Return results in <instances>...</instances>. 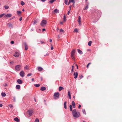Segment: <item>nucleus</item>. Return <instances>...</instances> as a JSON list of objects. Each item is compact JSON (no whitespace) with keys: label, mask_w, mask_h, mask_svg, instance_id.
I'll use <instances>...</instances> for the list:
<instances>
[{"label":"nucleus","mask_w":122,"mask_h":122,"mask_svg":"<svg viewBox=\"0 0 122 122\" xmlns=\"http://www.w3.org/2000/svg\"><path fill=\"white\" fill-rule=\"evenodd\" d=\"M72 114L74 119L75 118L79 117L80 116V113L79 112H77L76 109H74L72 111Z\"/></svg>","instance_id":"obj_1"},{"label":"nucleus","mask_w":122,"mask_h":122,"mask_svg":"<svg viewBox=\"0 0 122 122\" xmlns=\"http://www.w3.org/2000/svg\"><path fill=\"white\" fill-rule=\"evenodd\" d=\"M47 21L46 20H43L41 22L40 25L42 27L45 26L47 23Z\"/></svg>","instance_id":"obj_2"},{"label":"nucleus","mask_w":122,"mask_h":122,"mask_svg":"<svg viewBox=\"0 0 122 122\" xmlns=\"http://www.w3.org/2000/svg\"><path fill=\"white\" fill-rule=\"evenodd\" d=\"M76 51V50L75 49H73L71 51V56H74L75 55V53Z\"/></svg>","instance_id":"obj_3"},{"label":"nucleus","mask_w":122,"mask_h":122,"mask_svg":"<svg viewBox=\"0 0 122 122\" xmlns=\"http://www.w3.org/2000/svg\"><path fill=\"white\" fill-rule=\"evenodd\" d=\"M21 66L19 65H17L15 67V70L17 71H20V69Z\"/></svg>","instance_id":"obj_4"},{"label":"nucleus","mask_w":122,"mask_h":122,"mask_svg":"<svg viewBox=\"0 0 122 122\" xmlns=\"http://www.w3.org/2000/svg\"><path fill=\"white\" fill-rule=\"evenodd\" d=\"M54 96L55 97V98H56V97H59V93L58 92H57L54 93Z\"/></svg>","instance_id":"obj_5"},{"label":"nucleus","mask_w":122,"mask_h":122,"mask_svg":"<svg viewBox=\"0 0 122 122\" xmlns=\"http://www.w3.org/2000/svg\"><path fill=\"white\" fill-rule=\"evenodd\" d=\"M29 114V116L30 117L32 115V113H33V111L32 110H29L28 111Z\"/></svg>","instance_id":"obj_6"},{"label":"nucleus","mask_w":122,"mask_h":122,"mask_svg":"<svg viewBox=\"0 0 122 122\" xmlns=\"http://www.w3.org/2000/svg\"><path fill=\"white\" fill-rule=\"evenodd\" d=\"M25 73L23 71H20V75L21 77H23L24 76Z\"/></svg>","instance_id":"obj_7"},{"label":"nucleus","mask_w":122,"mask_h":122,"mask_svg":"<svg viewBox=\"0 0 122 122\" xmlns=\"http://www.w3.org/2000/svg\"><path fill=\"white\" fill-rule=\"evenodd\" d=\"M19 52L15 51V54L14 55V56L15 57H18L19 55Z\"/></svg>","instance_id":"obj_8"},{"label":"nucleus","mask_w":122,"mask_h":122,"mask_svg":"<svg viewBox=\"0 0 122 122\" xmlns=\"http://www.w3.org/2000/svg\"><path fill=\"white\" fill-rule=\"evenodd\" d=\"M59 11L57 9H55L52 12V13L53 14H54L55 13H59Z\"/></svg>","instance_id":"obj_9"},{"label":"nucleus","mask_w":122,"mask_h":122,"mask_svg":"<svg viewBox=\"0 0 122 122\" xmlns=\"http://www.w3.org/2000/svg\"><path fill=\"white\" fill-rule=\"evenodd\" d=\"M73 75L75 76L74 77V78L76 79L77 78L78 75V73L77 72H75L74 74Z\"/></svg>","instance_id":"obj_10"},{"label":"nucleus","mask_w":122,"mask_h":122,"mask_svg":"<svg viewBox=\"0 0 122 122\" xmlns=\"http://www.w3.org/2000/svg\"><path fill=\"white\" fill-rule=\"evenodd\" d=\"M17 81L18 83L19 84H21L23 83L22 80L20 79H18L17 80Z\"/></svg>","instance_id":"obj_11"},{"label":"nucleus","mask_w":122,"mask_h":122,"mask_svg":"<svg viewBox=\"0 0 122 122\" xmlns=\"http://www.w3.org/2000/svg\"><path fill=\"white\" fill-rule=\"evenodd\" d=\"M8 27L10 29H12L13 28V26L12 24L9 23L8 24Z\"/></svg>","instance_id":"obj_12"},{"label":"nucleus","mask_w":122,"mask_h":122,"mask_svg":"<svg viewBox=\"0 0 122 122\" xmlns=\"http://www.w3.org/2000/svg\"><path fill=\"white\" fill-rule=\"evenodd\" d=\"M5 16L6 17H10L12 16V15L11 14H9L6 15H5Z\"/></svg>","instance_id":"obj_13"},{"label":"nucleus","mask_w":122,"mask_h":122,"mask_svg":"<svg viewBox=\"0 0 122 122\" xmlns=\"http://www.w3.org/2000/svg\"><path fill=\"white\" fill-rule=\"evenodd\" d=\"M25 49V50H27L28 49V46L27 44L25 42L24 43Z\"/></svg>","instance_id":"obj_14"},{"label":"nucleus","mask_w":122,"mask_h":122,"mask_svg":"<svg viewBox=\"0 0 122 122\" xmlns=\"http://www.w3.org/2000/svg\"><path fill=\"white\" fill-rule=\"evenodd\" d=\"M64 108L65 109H66L67 108L66 107V101L64 103Z\"/></svg>","instance_id":"obj_15"},{"label":"nucleus","mask_w":122,"mask_h":122,"mask_svg":"<svg viewBox=\"0 0 122 122\" xmlns=\"http://www.w3.org/2000/svg\"><path fill=\"white\" fill-rule=\"evenodd\" d=\"M78 52L80 55L82 54H83L82 52L80 50L78 49L77 50Z\"/></svg>","instance_id":"obj_16"},{"label":"nucleus","mask_w":122,"mask_h":122,"mask_svg":"<svg viewBox=\"0 0 122 122\" xmlns=\"http://www.w3.org/2000/svg\"><path fill=\"white\" fill-rule=\"evenodd\" d=\"M40 89L42 91H44L46 89V88L45 87H41Z\"/></svg>","instance_id":"obj_17"},{"label":"nucleus","mask_w":122,"mask_h":122,"mask_svg":"<svg viewBox=\"0 0 122 122\" xmlns=\"http://www.w3.org/2000/svg\"><path fill=\"white\" fill-rule=\"evenodd\" d=\"M38 71H41L43 70V69L42 67H39L38 68Z\"/></svg>","instance_id":"obj_18"},{"label":"nucleus","mask_w":122,"mask_h":122,"mask_svg":"<svg viewBox=\"0 0 122 122\" xmlns=\"http://www.w3.org/2000/svg\"><path fill=\"white\" fill-rule=\"evenodd\" d=\"M16 88L17 89L19 90L20 88V86L19 85H17L16 86Z\"/></svg>","instance_id":"obj_19"},{"label":"nucleus","mask_w":122,"mask_h":122,"mask_svg":"<svg viewBox=\"0 0 122 122\" xmlns=\"http://www.w3.org/2000/svg\"><path fill=\"white\" fill-rule=\"evenodd\" d=\"M64 89L63 87L62 86H60L59 88V91H61L62 90Z\"/></svg>","instance_id":"obj_20"},{"label":"nucleus","mask_w":122,"mask_h":122,"mask_svg":"<svg viewBox=\"0 0 122 122\" xmlns=\"http://www.w3.org/2000/svg\"><path fill=\"white\" fill-rule=\"evenodd\" d=\"M21 13V11H19V10H18L17 11V13L18 15H20V14Z\"/></svg>","instance_id":"obj_21"},{"label":"nucleus","mask_w":122,"mask_h":122,"mask_svg":"<svg viewBox=\"0 0 122 122\" xmlns=\"http://www.w3.org/2000/svg\"><path fill=\"white\" fill-rule=\"evenodd\" d=\"M77 21L78 22H81V18L80 16H79L78 17V19Z\"/></svg>","instance_id":"obj_22"},{"label":"nucleus","mask_w":122,"mask_h":122,"mask_svg":"<svg viewBox=\"0 0 122 122\" xmlns=\"http://www.w3.org/2000/svg\"><path fill=\"white\" fill-rule=\"evenodd\" d=\"M14 120L16 121L19 122V119L15 117L14 119Z\"/></svg>","instance_id":"obj_23"},{"label":"nucleus","mask_w":122,"mask_h":122,"mask_svg":"<svg viewBox=\"0 0 122 122\" xmlns=\"http://www.w3.org/2000/svg\"><path fill=\"white\" fill-rule=\"evenodd\" d=\"M69 107H70V111H72V106L71 105H70L69 106Z\"/></svg>","instance_id":"obj_24"},{"label":"nucleus","mask_w":122,"mask_h":122,"mask_svg":"<svg viewBox=\"0 0 122 122\" xmlns=\"http://www.w3.org/2000/svg\"><path fill=\"white\" fill-rule=\"evenodd\" d=\"M1 95L2 97H4L6 96V94L5 93L2 92L1 93Z\"/></svg>","instance_id":"obj_25"},{"label":"nucleus","mask_w":122,"mask_h":122,"mask_svg":"<svg viewBox=\"0 0 122 122\" xmlns=\"http://www.w3.org/2000/svg\"><path fill=\"white\" fill-rule=\"evenodd\" d=\"M92 42L91 41H90L88 43V45L89 46H90L91 45Z\"/></svg>","instance_id":"obj_26"},{"label":"nucleus","mask_w":122,"mask_h":122,"mask_svg":"<svg viewBox=\"0 0 122 122\" xmlns=\"http://www.w3.org/2000/svg\"><path fill=\"white\" fill-rule=\"evenodd\" d=\"M56 0H51L49 2L51 4H52L53 3L54 1H56Z\"/></svg>","instance_id":"obj_27"},{"label":"nucleus","mask_w":122,"mask_h":122,"mask_svg":"<svg viewBox=\"0 0 122 122\" xmlns=\"http://www.w3.org/2000/svg\"><path fill=\"white\" fill-rule=\"evenodd\" d=\"M78 31V30L77 29H74L73 32H77Z\"/></svg>","instance_id":"obj_28"},{"label":"nucleus","mask_w":122,"mask_h":122,"mask_svg":"<svg viewBox=\"0 0 122 122\" xmlns=\"http://www.w3.org/2000/svg\"><path fill=\"white\" fill-rule=\"evenodd\" d=\"M82 112L84 114H86V112L85 109H83L82 110Z\"/></svg>","instance_id":"obj_29"},{"label":"nucleus","mask_w":122,"mask_h":122,"mask_svg":"<svg viewBox=\"0 0 122 122\" xmlns=\"http://www.w3.org/2000/svg\"><path fill=\"white\" fill-rule=\"evenodd\" d=\"M21 4L22 5H23L25 4L24 2L23 1H21Z\"/></svg>","instance_id":"obj_30"},{"label":"nucleus","mask_w":122,"mask_h":122,"mask_svg":"<svg viewBox=\"0 0 122 122\" xmlns=\"http://www.w3.org/2000/svg\"><path fill=\"white\" fill-rule=\"evenodd\" d=\"M63 20L65 21H66V17L65 15H64V16Z\"/></svg>","instance_id":"obj_31"},{"label":"nucleus","mask_w":122,"mask_h":122,"mask_svg":"<svg viewBox=\"0 0 122 122\" xmlns=\"http://www.w3.org/2000/svg\"><path fill=\"white\" fill-rule=\"evenodd\" d=\"M37 21L36 20H35L33 21V24L35 25L37 23Z\"/></svg>","instance_id":"obj_32"},{"label":"nucleus","mask_w":122,"mask_h":122,"mask_svg":"<svg viewBox=\"0 0 122 122\" xmlns=\"http://www.w3.org/2000/svg\"><path fill=\"white\" fill-rule=\"evenodd\" d=\"M4 15H5V14L4 13H3L1 15H0V18H2Z\"/></svg>","instance_id":"obj_33"},{"label":"nucleus","mask_w":122,"mask_h":122,"mask_svg":"<svg viewBox=\"0 0 122 122\" xmlns=\"http://www.w3.org/2000/svg\"><path fill=\"white\" fill-rule=\"evenodd\" d=\"M88 8V5H87L85 7L84 9L85 10H86Z\"/></svg>","instance_id":"obj_34"},{"label":"nucleus","mask_w":122,"mask_h":122,"mask_svg":"<svg viewBox=\"0 0 122 122\" xmlns=\"http://www.w3.org/2000/svg\"><path fill=\"white\" fill-rule=\"evenodd\" d=\"M34 86L36 87H38L40 85L39 84H35Z\"/></svg>","instance_id":"obj_35"},{"label":"nucleus","mask_w":122,"mask_h":122,"mask_svg":"<svg viewBox=\"0 0 122 122\" xmlns=\"http://www.w3.org/2000/svg\"><path fill=\"white\" fill-rule=\"evenodd\" d=\"M68 95L69 96H71V93H70V91L69 90V91L68 93Z\"/></svg>","instance_id":"obj_36"},{"label":"nucleus","mask_w":122,"mask_h":122,"mask_svg":"<svg viewBox=\"0 0 122 122\" xmlns=\"http://www.w3.org/2000/svg\"><path fill=\"white\" fill-rule=\"evenodd\" d=\"M39 121L38 118H36L35 121V122H39Z\"/></svg>","instance_id":"obj_37"},{"label":"nucleus","mask_w":122,"mask_h":122,"mask_svg":"<svg viewBox=\"0 0 122 122\" xmlns=\"http://www.w3.org/2000/svg\"><path fill=\"white\" fill-rule=\"evenodd\" d=\"M72 105H75V103L74 101H72Z\"/></svg>","instance_id":"obj_38"},{"label":"nucleus","mask_w":122,"mask_h":122,"mask_svg":"<svg viewBox=\"0 0 122 122\" xmlns=\"http://www.w3.org/2000/svg\"><path fill=\"white\" fill-rule=\"evenodd\" d=\"M70 0L71 2L73 3V5L75 3L74 0Z\"/></svg>","instance_id":"obj_39"},{"label":"nucleus","mask_w":122,"mask_h":122,"mask_svg":"<svg viewBox=\"0 0 122 122\" xmlns=\"http://www.w3.org/2000/svg\"><path fill=\"white\" fill-rule=\"evenodd\" d=\"M24 68L25 69L27 70L28 69V68L27 66H25Z\"/></svg>","instance_id":"obj_40"},{"label":"nucleus","mask_w":122,"mask_h":122,"mask_svg":"<svg viewBox=\"0 0 122 122\" xmlns=\"http://www.w3.org/2000/svg\"><path fill=\"white\" fill-rule=\"evenodd\" d=\"M4 7H5V9H8L9 8V7L8 6H6V5H5L4 6Z\"/></svg>","instance_id":"obj_41"},{"label":"nucleus","mask_w":122,"mask_h":122,"mask_svg":"<svg viewBox=\"0 0 122 122\" xmlns=\"http://www.w3.org/2000/svg\"><path fill=\"white\" fill-rule=\"evenodd\" d=\"M71 56V58H72V59L74 60H75V58L74 57V56Z\"/></svg>","instance_id":"obj_42"},{"label":"nucleus","mask_w":122,"mask_h":122,"mask_svg":"<svg viewBox=\"0 0 122 122\" xmlns=\"http://www.w3.org/2000/svg\"><path fill=\"white\" fill-rule=\"evenodd\" d=\"M32 75V74L31 73H29L27 75V76H30Z\"/></svg>","instance_id":"obj_43"},{"label":"nucleus","mask_w":122,"mask_h":122,"mask_svg":"<svg viewBox=\"0 0 122 122\" xmlns=\"http://www.w3.org/2000/svg\"><path fill=\"white\" fill-rule=\"evenodd\" d=\"M65 4L67 5V0H65Z\"/></svg>","instance_id":"obj_44"},{"label":"nucleus","mask_w":122,"mask_h":122,"mask_svg":"<svg viewBox=\"0 0 122 122\" xmlns=\"http://www.w3.org/2000/svg\"><path fill=\"white\" fill-rule=\"evenodd\" d=\"M60 32H62L63 33L64 32V30L62 29H61L60 30Z\"/></svg>","instance_id":"obj_45"},{"label":"nucleus","mask_w":122,"mask_h":122,"mask_svg":"<svg viewBox=\"0 0 122 122\" xmlns=\"http://www.w3.org/2000/svg\"><path fill=\"white\" fill-rule=\"evenodd\" d=\"M13 101L14 102H15L16 100L15 97H13Z\"/></svg>","instance_id":"obj_46"},{"label":"nucleus","mask_w":122,"mask_h":122,"mask_svg":"<svg viewBox=\"0 0 122 122\" xmlns=\"http://www.w3.org/2000/svg\"><path fill=\"white\" fill-rule=\"evenodd\" d=\"M9 106L10 108H12L13 107V105L11 104L9 105Z\"/></svg>","instance_id":"obj_47"},{"label":"nucleus","mask_w":122,"mask_h":122,"mask_svg":"<svg viewBox=\"0 0 122 122\" xmlns=\"http://www.w3.org/2000/svg\"><path fill=\"white\" fill-rule=\"evenodd\" d=\"M71 9H70V10H69L68 12V13H67V15H69V14H70V10H71Z\"/></svg>","instance_id":"obj_48"},{"label":"nucleus","mask_w":122,"mask_h":122,"mask_svg":"<svg viewBox=\"0 0 122 122\" xmlns=\"http://www.w3.org/2000/svg\"><path fill=\"white\" fill-rule=\"evenodd\" d=\"M83 77V76L82 75H81L79 76V77L80 79H81Z\"/></svg>","instance_id":"obj_49"},{"label":"nucleus","mask_w":122,"mask_h":122,"mask_svg":"<svg viewBox=\"0 0 122 122\" xmlns=\"http://www.w3.org/2000/svg\"><path fill=\"white\" fill-rule=\"evenodd\" d=\"M91 64V63H89L86 66L88 68V66H89V65Z\"/></svg>","instance_id":"obj_50"},{"label":"nucleus","mask_w":122,"mask_h":122,"mask_svg":"<svg viewBox=\"0 0 122 122\" xmlns=\"http://www.w3.org/2000/svg\"><path fill=\"white\" fill-rule=\"evenodd\" d=\"M41 43L42 44H45V42L44 41H41Z\"/></svg>","instance_id":"obj_51"},{"label":"nucleus","mask_w":122,"mask_h":122,"mask_svg":"<svg viewBox=\"0 0 122 122\" xmlns=\"http://www.w3.org/2000/svg\"><path fill=\"white\" fill-rule=\"evenodd\" d=\"M11 44H13L14 43V42L13 41H11Z\"/></svg>","instance_id":"obj_52"},{"label":"nucleus","mask_w":122,"mask_h":122,"mask_svg":"<svg viewBox=\"0 0 122 122\" xmlns=\"http://www.w3.org/2000/svg\"><path fill=\"white\" fill-rule=\"evenodd\" d=\"M71 2H70V1L69 0L68 2V4H67V5H69Z\"/></svg>","instance_id":"obj_53"},{"label":"nucleus","mask_w":122,"mask_h":122,"mask_svg":"<svg viewBox=\"0 0 122 122\" xmlns=\"http://www.w3.org/2000/svg\"><path fill=\"white\" fill-rule=\"evenodd\" d=\"M51 50H52L53 49V48L52 46L51 47Z\"/></svg>","instance_id":"obj_54"},{"label":"nucleus","mask_w":122,"mask_h":122,"mask_svg":"<svg viewBox=\"0 0 122 122\" xmlns=\"http://www.w3.org/2000/svg\"><path fill=\"white\" fill-rule=\"evenodd\" d=\"M22 20V17H21L19 19V20H20V21H21Z\"/></svg>","instance_id":"obj_55"},{"label":"nucleus","mask_w":122,"mask_h":122,"mask_svg":"<svg viewBox=\"0 0 122 122\" xmlns=\"http://www.w3.org/2000/svg\"><path fill=\"white\" fill-rule=\"evenodd\" d=\"M81 107V105L79 104V105L78 107L79 108H80Z\"/></svg>","instance_id":"obj_56"},{"label":"nucleus","mask_w":122,"mask_h":122,"mask_svg":"<svg viewBox=\"0 0 122 122\" xmlns=\"http://www.w3.org/2000/svg\"><path fill=\"white\" fill-rule=\"evenodd\" d=\"M41 1H42V2H44L46 0H41Z\"/></svg>","instance_id":"obj_57"},{"label":"nucleus","mask_w":122,"mask_h":122,"mask_svg":"<svg viewBox=\"0 0 122 122\" xmlns=\"http://www.w3.org/2000/svg\"><path fill=\"white\" fill-rule=\"evenodd\" d=\"M46 30V29L45 28H43L42 29V31H44Z\"/></svg>","instance_id":"obj_58"},{"label":"nucleus","mask_w":122,"mask_h":122,"mask_svg":"<svg viewBox=\"0 0 122 122\" xmlns=\"http://www.w3.org/2000/svg\"><path fill=\"white\" fill-rule=\"evenodd\" d=\"M73 70H74L73 68H72L71 70V71L72 72L73 71Z\"/></svg>","instance_id":"obj_59"},{"label":"nucleus","mask_w":122,"mask_h":122,"mask_svg":"<svg viewBox=\"0 0 122 122\" xmlns=\"http://www.w3.org/2000/svg\"><path fill=\"white\" fill-rule=\"evenodd\" d=\"M73 107V108H75V105H72Z\"/></svg>","instance_id":"obj_60"},{"label":"nucleus","mask_w":122,"mask_h":122,"mask_svg":"<svg viewBox=\"0 0 122 122\" xmlns=\"http://www.w3.org/2000/svg\"><path fill=\"white\" fill-rule=\"evenodd\" d=\"M50 42H51L52 41V40L51 39H50Z\"/></svg>","instance_id":"obj_61"},{"label":"nucleus","mask_w":122,"mask_h":122,"mask_svg":"<svg viewBox=\"0 0 122 122\" xmlns=\"http://www.w3.org/2000/svg\"><path fill=\"white\" fill-rule=\"evenodd\" d=\"M3 106V105L1 104H0V107H2Z\"/></svg>","instance_id":"obj_62"},{"label":"nucleus","mask_w":122,"mask_h":122,"mask_svg":"<svg viewBox=\"0 0 122 122\" xmlns=\"http://www.w3.org/2000/svg\"><path fill=\"white\" fill-rule=\"evenodd\" d=\"M31 80H32V81H34V78H32L31 79Z\"/></svg>","instance_id":"obj_63"},{"label":"nucleus","mask_w":122,"mask_h":122,"mask_svg":"<svg viewBox=\"0 0 122 122\" xmlns=\"http://www.w3.org/2000/svg\"><path fill=\"white\" fill-rule=\"evenodd\" d=\"M79 25H81V22H79Z\"/></svg>","instance_id":"obj_64"}]
</instances>
